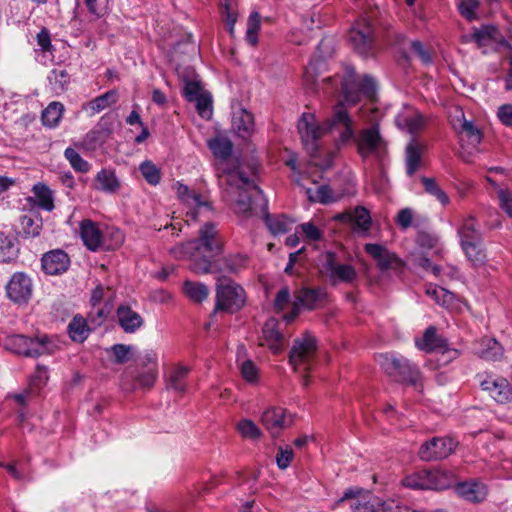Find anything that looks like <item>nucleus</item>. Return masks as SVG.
<instances>
[{
    "instance_id": "4d7b16f0",
    "label": "nucleus",
    "mask_w": 512,
    "mask_h": 512,
    "mask_svg": "<svg viewBox=\"0 0 512 512\" xmlns=\"http://www.w3.org/2000/svg\"><path fill=\"white\" fill-rule=\"evenodd\" d=\"M157 378V368L147 367L136 377L137 383L143 388H150L154 385Z\"/></svg>"
},
{
    "instance_id": "4468645a",
    "label": "nucleus",
    "mask_w": 512,
    "mask_h": 512,
    "mask_svg": "<svg viewBox=\"0 0 512 512\" xmlns=\"http://www.w3.org/2000/svg\"><path fill=\"white\" fill-rule=\"evenodd\" d=\"M334 219L350 225L352 231L359 236L366 235L372 224L370 212L364 206H357L339 213Z\"/></svg>"
},
{
    "instance_id": "c756f323",
    "label": "nucleus",
    "mask_w": 512,
    "mask_h": 512,
    "mask_svg": "<svg viewBox=\"0 0 512 512\" xmlns=\"http://www.w3.org/2000/svg\"><path fill=\"white\" fill-rule=\"evenodd\" d=\"M458 235L460 237L461 246L482 242L481 233L476 228L475 219L472 216L463 221L458 230Z\"/></svg>"
},
{
    "instance_id": "b1692460",
    "label": "nucleus",
    "mask_w": 512,
    "mask_h": 512,
    "mask_svg": "<svg viewBox=\"0 0 512 512\" xmlns=\"http://www.w3.org/2000/svg\"><path fill=\"white\" fill-rule=\"evenodd\" d=\"M455 490L461 498L474 503L483 501L487 495L486 486L478 481L458 483Z\"/></svg>"
},
{
    "instance_id": "0e129e2a",
    "label": "nucleus",
    "mask_w": 512,
    "mask_h": 512,
    "mask_svg": "<svg viewBox=\"0 0 512 512\" xmlns=\"http://www.w3.org/2000/svg\"><path fill=\"white\" fill-rule=\"evenodd\" d=\"M413 52L418 56L422 63L428 65L432 63V57L428 50L425 49L422 42L415 40L411 43Z\"/></svg>"
},
{
    "instance_id": "393cba45",
    "label": "nucleus",
    "mask_w": 512,
    "mask_h": 512,
    "mask_svg": "<svg viewBox=\"0 0 512 512\" xmlns=\"http://www.w3.org/2000/svg\"><path fill=\"white\" fill-rule=\"evenodd\" d=\"M232 128L242 139L249 138L254 132V117L246 109H239L233 113Z\"/></svg>"
},
{
    "instance_id": "13d9d810",
    "label": "nucleus",
    "mask_w": 512,
    "mask_h": 512,
    "mask_svg": "<svg viewBox=\"0 0 512 512\" xmlns=\"http://www.w3.org/2000/svg\"><path fill=\"white\" fill-rule=\"evenodd\" d=\"M299 229L310 242H316L323 238V232L311 222L301 224Z\"/></svg>"
},
{
    "instance_id": "09e8293b",
    "label": "nucleus",
    "mask_w": 512,
    "mask_h": 512,
    "mask_svg": "<svg viewBox=\"0 0 512 512\" xmlns=\"http://www.w3.org/2000/svg\"><path fill=\"white\" fill-rule=\"evenodd\" d=\"M479 6V0H458L457 2V8L460 15L468 21L478 19L477 10Z\"/></svg>"
},
{
    "instance_id": "bf43d9fd",
    "label": "nucleus",
    "mask_w": 512,
    "mask_h": 512,
    "mask_svg": "<svg viewBox=\"0 0 512 512\" xmlns=\"http://www.w3.org/2000/svg\"><path fill=\"white\" fill-rule=\"evenodd\" d=\"M111 349L115 357L116 363L124 364L129 361L131 346L124 344H115L112 346Z\"/></svg>"
},
{
    "instance_id": "774afa93",
    "label": "nucleus",
    "mask_w": 512,
    "mask_h": 512,
    "mask_svg": "<svg viewBox=\"0 0 512 512\" xmlns=\"http://www.w3.org/2000/svg\"><path fill=\"white\" fill-rule=\"evenodd\" d=\"M413 219V211L410 208H404L400 210L397 215V224L403 229H407L411 226Z\"/></svg>"
},
{
    "instance_id": "423d86ee",
    "label": "nucleus",
    "mask_w": 512,
    "mask_h": 512,
    "mask_svg": "<svg viewBox=\"0 0 512 512\" xmlns=\"http://www.w3.org/2000/svg\"><path fill=\"white\" fill-rule=\"evenodd\" d=\"M4 347L15 354L36 358L51 353V342L47 335L28 337L15 334L6 337Z\"/></svg>"
},
{
    "instance_id": "f257e3e1",
    "label": "nucleus",
    "mask_w": 512,
    "mask_h": 512,
    "mask_svg": "<svg viewBox=\"0 0 512 512\" xmlns=\"http://www.w3.org/2000/svg\"><path fill=\"white\" fill-rule=\"evenodd\" d=\"M298 132L307 152L315 159L321 150V138L332 135L338 144L354 141L357 151L363 159L370 156L382 160L387 151V145L381 136L378 125L362 129L355 134L353 121L343 103H338L332 115L322 124L316 122L311 113H304L298 121Z\"/></svg>"
},
{
    "instance_id": "2f4dec72",
    "label": "nucleus",
    "mask_w": 512,
    "mask_h": 512,
    "mask_svg": "<svg viewBox=\"0 0 512 512\" xmlns=\"http://www.w3.org/2000/svg\"><path fill=\"white\" fill-rule=\"evenodd\" d=\"M16 239L0 232V262L8 263L15 259L18 254Z\"/></svg>"
},
{
    "instance_id": "aec40b11",
    "label": "nucleus",
    "mask_w": 512,
    "mask_h": 512,
    "mask_svg": "<svg viewBox=\"0 0 512 512\" xmlns=\"http://www.w3.org/2000/svg\"><path fill=\"white\" fill-rule=\"evenodd\" d=\"M481 387L500 404H506L512 400V387L504 378H488L481 382Z\"/></svg>"
},
{
    "instance_id": "f8f14e48",
    "label": "nucleus",
    "mask_w": 512,
    "mask_h": 512,
    "mask_svg": "<svg viewBox=\"0 0 512 512\" xmlns=\"http://www.w3.org/2000/svg\"><path fill=\"white\" fill-rule=\"evenodd\" d=\"M347 500H352L350 507L353 512H379L381 505L379 497L365 493L363 489L357 487L346 489L336 504L339 505Z\"/></svg>"
},
{
    "instance_id": "1a4fd4ad",
    "label": "nucleus",
    "mask_w": 512,
    "mask_h": 512,
    "mask_svg": "<svg viewBox=\"0 0 512 512\" xmlns=\"http://www.w3.org/2000/svg\"><path fill=\"white\" fill-rule=\"evenodd\" d=\"M316 350V338L306 332L302 337L294 340L289 353V363L295 370L308 371L312 366Z\"/></svg>"
},
{
    "instance_id": "58836bf2",
    "label": "nucleus",
    "mask_w": 512,
    "mask_h": 512,
    "mask_svg": "<svg viewBox=\"0 0 512 512\" xmlns=\"http://www.w3.org/2000/svg\"><path fill=\"white\" fill-rule=\"evenodd\" d=\"M48 81L54 93L64 92L70 83V75L65 69H53L48 75Z\"/></svg>"
},
{
    "instance_id": "e2e57ef3",
    "label": "nucleus",
    "mask_w": 512,
    "mask_h": 512,
    "mask_svg": "<svg viewBox=\"0 0 512 512\" xmlns=\"http://www.w3.org/2000/svg\"><path fill=\"white\" fill-rule=\"evenodd\" d=\"M293 459V451L291 448H279L276 455V463L282 470L286 469Z\"/></svg>"
},
{
    "instance_id": "9d476101",
    "label": "nucleus",
    "mask_w": 512,
    "mask_h": 512,
    "mask_svg": "<svg viewBox=\"0 0 512 512\" xmlns=\"http://www.w3.org/2000/svg\"><path fill=\"white\" fill-rule=\"evenodd\" d=\"M349 39L358 54L368 56L374 47V23L372 16H363L358 19L350 29Z\"/></svg>"
},
{
    "instance_id": "a878e982",
    "label": "nucleus",
    "mask_w": 512,
    "mask_h": 512,
    "mask_svg": "<svg viewBox=\"0 0 512 512\" xmlns=\"http://www.w3.org/2000/svg\"><path fill=\"white\" fill-rule=\"evenodd\" d=\"M118 98L119 95L117 90H109L85 103L82 106V109L87 112L89 116H94L115 104L118 101Z\"/></svg>"
},
{
    "instance_id": "864d4df0",
    "label": "nucleus",
    "mask_w": 512,
    "mask_h": 512,
    "mask_svg": "<svg viewBox=\"0 0 512 512\" xmlns=\"http://www.w3.org/2000/svg\"><path fill=\"white\" fill-rule=\"evenodd\" d=\"M84 3L94 19L103 17L108 11L109 0H84Z\"/></svg>"
},
{
    "instance_id": "3c124183",
    "label": "nucleus",
    "mask_w": 512,
    "mask_h": 512,
    "mask_svg": "<svg viewBox=\"0 0 512 512\" xmlns=\"http://www.w3.org/2000/svg\"><path fill=\"white\" fill-rule=\"evenodd\" d=\"M465 138L473 148L477 147L482 139L480 131L468 121H465L462 125L461 141H464Z\"/></svg>"
},
{
    "instance_id": "37998d69",
    "label": "nucleus",
    "mask_w": 512,
    "mask_h": 512,
    "mask_svg": "<svg viewBox=\"0 0 512 512\" xmlns=\"http://www.w3.org/2000/svg\"><path fill=\"white\" fill-rule=\"evenodd\" d=\"M33 192L38 200V205L46 210L52 211L54 209V201L52 191L44 184H36L33 187Z\"/></svg>"
},
{
    "instance_id": "a19ab883",
    "label": "nucleus",
    "mask_w": 512,
    "mask_h": 512,
    "mask_svg": "<svg viewBox=\"0 0 512 512\" xmlns=\"http://www.w3.org/2000/svg\"><path fill=\"white\" fill-rule=\"evenodd\" d=\"M469 262L475 266H481L486 261V253L483 242L461 246Z\"/></svg>"
},
{
    "instance_id": "7c9ffc66",
    "label": "nucleus",
    "mask_w": 512,
    "mask_h": 512,
    "mask_svg": "<svg viewBox=\"0 0 512 512\" xmlns=\"http://www.w3.org/2000/svg\"><path fill=\"white\" fill-rule=\"evenodd\" d=\"M189 372L190 369L187 366H175L167 379V387L179 394L185 393L187 388L185 380Z\"/></svg>"
},
{
    "instance_id": "ea45409f",
    "label": "nucleus",
    "mask_w": 512,
    "mask_h": 512,
    "mask_svg": "<svg viewBox=\"0 0 512 512\" xmlns=\"http://www.w3.org/2000/svg\"><path fill=\"white\" fill-rule=\"evenodd\" d=\"M324 292L320 288H304L299 292L298 301L307 309H314L322 300Z\"/></svg>"
},
{
    "instance_id": "a211bd4d",
    "label": "nucleus",
    "mask_w": 512,
    "mask_h": 512,
    "mask_svg": "<svg viewBox=\"0 0 512 512\" xmlns=\"http://www.w3.org/2000/svg\"><path fill=\"white\" fill-rule=\"evenodd\" d=\"M261 422L271 435L275 436L292 424V418L286 415L284 408L272 407L263 412Z\"/></svg>"
},
{
    "instance_id": "49530a36",
    "label": "nucleus",
    "mask_w": 512,
    "mask_h": 512,
    "mask_svg": "<svg viewBox=\"0 0 512 512\" xmlns=\"http://www.w3.org/2000/svg\"><path fill=\"white\" fill-rule=\"evenodd\" d=\"M261 28V16L258 12H252L247 21L246 40L252 46L258 43V32Z\"/></svg>"
},
{
    "instance_id": "cd10ccee",
    "label": "nucleus",
    "mask_w": 512,
    "mask_h": 512,
    "mask_svg": "<svg viewBox=\"0 0 512 512\" xmlns=\"http://www.w3.org/2000/svg\"><path fill=\"white\" fill-rule=\"evenodd\" d=\"M417 348L426 352H440L446 347V340L437 334L434 326H429L421 339H416Z\"/></svg>"
},
{
    "instance_id": "6e6d98bb",
    "label": "nucleus",
    "mask_w": 512,
    "mask_h": 512,
    "mask_svg": "<svg viewBox=\"0 0 512 512\" xmlns=\"http://www.w3.org/2000/svg\"><path fill=\"white\" fill-rule=\"evenodd\" d=\"M104 141V132L102 130H91L83 139V145L89 150H95Z\"/></svg>"
},
{
    "instance_id": "c85d7f7f",
    "label": "nucleus",
    "mask_w": 512,
    "mask_h": 512,
    "mask_svg": "<svg viewBox=\"0 0 512 512\" xmlns=\"http://www.w3.org/2000/svg\"><path fill=\"white\" fill-rule=\"evenodd\" d=\"M94 187L104 193L115 194L120 189L121 184L114 170L101 169L95 176Z\"/></svg>"
},
{
    "instance_id": "0eeeda50",
    "label": "nucleus",
    "mask_w": 512,
    "mask_h": 512,
    "mask_svg": "<svg viewBox=\"0 0 512 512\" xmlns=\"http://www.w3.org/2000/svg\"><path fill=\"white\" fill-rule=\"evenodd\" d=\"M245 302V291L239 284L230 279L218 280L214 313L217 311L235 313L244 306Z\"/></svg>"
},
{
    "instance_id": "5701e85b",
    "label": "nucleus",
    "mask_w": 512,
    "mask_h": 512,
    "mask_svg": "<svg viewBox=\"0 0 512 512\" xmlns=\"http://www.w3.org/2000/svg\"><path fill=\"white\" fill-rule=\"evenodd\" d=\"M116 315L119 326L126 333L136 332L144 323L141 315L126 305H120L117 308Z\"/></svg>"
},
{
    "instance_id": "473e14b6",
    "label": "nucleus",
    "mask_w": 512,
    "mask_h": 512,
    "mask_svg": "<svg viewBox=\"0 0 512 512\" xmlns=\"http://www.w3.org/2000/svg\"><path fill=\"white\" fill-rule=\"evenodd\" d=\"M64 106L60 102H51L42 112L41 120L44 126L56 127L63 115Z\"/></svg>"
},
{
    "instance_id": "c9c22d12",
    "label": "nucleus",
    "mask_w": 512,
    "mask_h": 512,
    "mask_svg": "<svg viewBox=\"0 0 512 512\" xmlns=\"http://www.w3.org/2000/svg\"><path fill=\"white\" fill-rule=\"evenodd\" d=\"M183 291L185 295L195 303H201L209 295L208 287L200 282L187 280L184 282Z\"/></svg>"
},
{
    "instance_id": "052dcab7",
    "label": "nucleus",
    "mask_w": 512,
    "mask_h": 512,
    "mask_svg": "<svg viewBox=\"0 0 512 512\" xmlns=\"http://www.w3.org/2000/svg\"><path fill=\"white\" fill-rule=\"evenodd\" d=\"M497 194L501 209L512 218V193L506 189H499Z\"/></svg>"
},
{
    "instance_id": "ddd939ff",
    "label": "nucleus",
    "mask_w": 512,
    "mask_h": 512,
    "mask_svg": "<svg viewBox=\"0 0 512 512\" xmlns=\"http://www.w3.org/2000/svg\"><path fill=\"white\" fill-rule=\"evenodd\" d=\"M177 195L179 199L188 206L187 217L195 221L203 212L211 210V204L197 191L190 189L187 185L177 184Z\"/></svg>"
},
{
    "instance_id": "69168bd1",
    "label": "nucleus",
    "mask_w": 512,
    "mask_h": 512,
    "mask_svg": "<svg viewBox=\"0 0 512 512\" xmlns=\"http://www.w3.org/2000/svg\"><path fill=\"white\" fill-rule=\"evenodd\" d=\"M203 92L197 82H188L184 87V96L189 102H194Z\"/></svg>"
},
{
    "instance_id": "72a5a7b5",
    "label": "nucleus",
    "mask_w": 512,
    "mask_h": 512,
    "mask_svg": "<svg viewBox=\"0 0 512 512\" xmlns=\"http://www.w3.org/2000/svg\"><path fill=\"white\" fill-rule=\"evenodd\" d=\"M42 218L37 214H28L21 217L22 235L26 238L37 237L42 230Z\"/></svg>"
},
{
    "instance_id": "f3484780",
    "label": "nucleus",
    "mask_w": 512,
    "mask_h": 512,
    "mask_svg": "<svg viewBox=\"0 0 512 512\" xmlns=\"http://www.w3.org/2000/svg\"><path fill=\"white\" fill-rule=\"evenodd\" d=\"M283 322L275 318H269L262 328V346H267L273 353L277 354L282 351L284 336H283Z\"/></svg>"
},
{
    "instance_id": "4be33fe9",
    "label": "nucleus",
    "mask_w": 512,
    "mask_h": 512,
    "mask_svg": "<svg viewBox=\"0 0 512 512\" xmlns=\"http://www.w3.org/2000/svg\"><path fill=\"white\" fill-rule=\"evenodd\" d=\"M395 123L399 129L416 134L423 128L424 118L419 112L406 108L396 116Z\"/></svg>"
},
{
    "instance_id": "4c0bfd02",
    "label": "nucleus",
    "mask_w": 512,
    "mask_h": 512,
    "mask_svg": "<svg viewBox=\"0 0 512 512\" xmlns=\"http://www.w3.org/2000/svg\"><path fill=\"white\" fill-rule=\"evenodd\" d=\"M90 329L82 316H75L68 325L70 338L75 342H83L87 339Z\"/></svg>"
},
{
    "instance_id": "bb28decb",
    "label": "nucleus",
    "mask_w": 512,
    "mask_h": 512,
    "mask_svg": "<svg viewBox=\"0 0 512 512\" xmlns=\"http://www.w3.org/2000/svg\"><path fill=\"white\" fill-rule=\"evenodd\" d=\"M80 236L84 245L91 251H96L102 244V233L96 223L83 220L80 225Z\"/></svg>"
},
{
    "instance_id": "20e7f679",
    "label": "nucleus",
    "mask_w": 512,
    "mask_h": 512,
    "mask_svg": "<svg viewBox=\"0 0 512 512\" xmlns=\"http://www.w3.org/2000/svg\"><path fill=\"white\" fill-rule=\"evenodd\" d=\"M377 362L387 375L395 381L417 386L421 374L417 365L397 353H383L377 356Z\"/></svg>"
},
{
    "instance_id": "603ef678",
    "label": "nucleus",
    "mask_w": 512,
    "mask_h": 512,
    "mask_svg": "<svg viewBox=\"0 0 512 512\" xmlns=\"http://www.w3.org/2000/svg\"><path fill=\"white\" fill-rule=\"evenodd\" d=\"M139 170L144 177V179L151 185H157L159 184L161 180V174L160 170L156 167L155 164H153L150 161H144L140 167Z\"/></svg>"
},
{
    "instance_id": "c03bdc74",
    "label": "nucleus",
    "mask_w": 512,
    "mask_h": 512,
    "mask_svg": "<svg viewBox=\"0 0 512 512\" xmlns=\"http://www.w3.org/2000/svg\"><path fill=\"white\" fill-rule=\"evenodd\" d=\"M64 156L70 163L71 167L77 172L86 173L91 168L90 163L84 160L81 155L72 147L65 149Z\"/></svg>"
},
{
    "instance_id": "7ed1b4c3",
    "label": "nucleus",
    "mask_w": 512,
    "mask_h": 512,
    "mask_svg": "<svg viewBox=\"0 0 512 512\" xmlns=\"http://www.w3.org/2000/svg\"><path fill=\"white\" fill-rule=\"evenodd\" d=\"M223 251V240L212 222H206L200 229L197 239L174 249L179 257L191 258L190 269L196 274H209L219 271L214 258Z\"/></svg>"
},
{
    "instance_id": "39448f33",
    "label": "nucleus",
    "mask_w": 512,
    "mask_h": 512,
    "mask_svg": "<svg viewBox=\"0 0 512 512\" xmlns=\"http://www.w3.org/2000/svg\"><path fill=\"white\" fill-rule=\"evenodd\" d=\"M402 483L410 489L444 490L455 483V475L442 469L420 470L407 475Z\"/></svg>"
},
{
    "instance_id": "6e6552de",
    "label": "nucleus",
    "mask_w": 512,
    "mask_h": 512,
    "mask_svg": "<svg viewBox=\"0 0 512 512\" xmlns=\"http://www.w3.org/2000/svg\"><path fill=\"white\" fill-rule=\"evenodd\" d=\"M319 270L333 285L338 282L351 283L357 276V272L353 266L339 263L337 255L331 251L321 255L319 259Z\"/></svg>"
},
{
    "instance_id": "f03ea898",
    "label": "nucleus",
    "mask_w": 512,
    "mask_h": 512,
    "mask_svg": "<svg viewBox=\"0 0 512 512\" xmlns=\"http://www.w3.org/2000/svg\"><path fill=\"white\" fill-rule=\"evenodd\" d=\"M208 147L219 161L216 167L218 185L223 196L235 204V211L250 217L267 210V200L254 179L246 176L240 166L228 167L226 161L232 154V142L223 136L208 141Z\"/></svg>"
},
{
    "instance_id": "338daca9",
    "label": "nucleus",
    "mask_w": 512,
    "mask_h": 512,
    "mask_svg": "<svg viewBox=\"0 0 512 512\" xmlns=\"http://www.w3.org/2000/svg\"><path fill=\"white\" fill-rule=\"evenodd\" d=\"M497 116L505 126H512V104H504L498 108Z\"/></svg>"
},
{
    "instance_id": "5fc2aeb1",
    "label": "nucleus",
    "mask_w": 512,
    "mask_h": 512,
    "mask_svg": "<svg viewBox=\"0 0 512 512\" xmlns=\"http://www.w3.org/2000/svg\"><path fill=\"white\" fill-rule=\"evenodd\" d=\"M194 102H196V108L201 117L209 118L211 116L212 100L209 94L203 93L201 96L195 99Z\"/></svg>"
},
{
    "instance_id": "f704fd0d",
    "label": "nucleus",
    "mask_w": 512,
    "mask_h": 512,
    "mask_svg": "<svg viewBox=\"0 0 512 512\" xmlns=\"http://www.w3.org/2000/svg\"><path fill=\"white\" fill-rule=\"evenodd\" d=\"M264 220L269 231L273 235L287 233L291 229V225L293 223V221L285 215L272 216L268 213L265 214Z\"/></svg>"
},
{
    "instance_id": "680f3d73",
    "label": "nucleus",
    "mask_w": 512,
    "mask_h": 512,
    "mask_svg": "<svg viewBox=\"0 0 512 512\" xmlns=\"http://www.w3.org/2000/svg\"><path fill=\"white\" fill-rule=\"evenodd\" d=\"M241 374L248 382H255L258 378V369L251 360L244 361L240 366Z\"/></svg>"
},
{
    "instance_id": "dca6fc26",
    "label": "nucleus",
    "mask_w": 512,
    "mask_h": 512,
    "mask_svg": "<svg viewBox=\"0 0 512 512\" xmlns=\"http://www.w3.org/2000/svg\"><path fill=\"white\" fill-rule=\"evenodd\" d=\"M364 250L375 260L378 268L381 271H386L389 269L398 270L403 265V262L397 257L395 253L389 251L382 245L368 243L364 246Z\"/></svg>"
},
{
    "instance_id": "2eb2a0df",
    "label": "nucleus",
    "mask_w": 512,
    "mask_h": 512,
    "mask_svg": "<svg viewBox=\"0 0 512 512\" xmlns=\"http://www.w3.org/2000/svg\"><path fill=\"white\" fill-rule=\"evenodd\" d=\"M7 296L15 303H26L32 295V280L22 272L14 273L6 286Z\"/></svg>"
},
{
    "instance_id": "79ce46f5",
    "label": "nucleus",
    "mask_w": 512,
    "mask_h": 512,
    "mask_svg": "<svg viewBox=\"0 0 512 512\" xmlns=\"http://www.w3.org/2000/svg\"><path fill=\"white\" fill-rule=\"evenodd\" d=\"M498 29L493 25H483L480 28H474L471 39L479 47L485 46L489 41L495 40Z\"/></svg>"
},
{
    "instance_id": "9b49d317",
    "label": "nucleus",
    "mask_w": 512,
    "mask_h": 512,
    "mask_svg": "<svg viewBox=\"0 0 512 512\" xmlns=\"http://www.w3.org/2000/svg\"><path fill=\"white\" fill-rule=\"evenodd\" d=\"M457 446V442L450 437H433L424 442L418 451V456L423 461H437L451 455Z\"/></svg>"
},
{
    "instance_id": "412c9836",
    "label": "nucleus",
    "mask_w": 512,
    "mask_h": 512,
    "mask_svg": "<svg viewBox=\"0 0 512 512\" xmlns=\"http://www.w3.org/2000/svg\"><path fill=\"white\" fill-rule=\"evenodd\" d=\"M425 151V145L415 138H412L405 148L406 173L412 177L422 164V155Z\"/></svg>"
},
{
    "instance_id": "6ab92c4d",
    "label": "nucleus",
    "mask_w": 512,
    "mask_h": 512,
    "mask_svg": "<svg viewBox=\"0 0 512 512\" xmlns=\"http://www.w3.org/2000/svg\"><path fill=\"white\" fill-rule=\"evenodd\" d=\"M41 264L46 274L59 275L69 268L70 258L63 250L56 249L45 253L41 259Z\"/></svg>"
},
{
    "instance_id": "e433bc0d",
    "label": "nucleus",
    "mask_w": 512,
    "mask_h": 512,
    "mask_svg": "<svg viewBox=\"0 0 512 512\" xmlns=\"http://www.w3.org/2000/svg\"><path fill=\"white\" fill-rule=\"evenodd\" d=\"M482 348L478 351L481 358L490 361H497L503 356V348L494 338H487L482 341Z\"/></svg>"
},
{
    "instance_id": "de8ad7c7",
    "label": "nucleus",
    "mask_w": 512,
    "mask_h": 512,
    "mask_svg": "<svg viewBox=\"0 0 512 512\" xmlns=\"http://www.w3.org/2000/svg\"><path fill=\"white\" fill-rule=\"evenodd\" d=\"M248 258L243 254H233L223 259L224 271L229 273H239L247 267Z\"/></svg>"
},
{
    "instance_id": "8fccbe9b",
    "label": "nucleus",
    "mask_w": 512,
    "mask_h": 512,
    "mask_svg": "<svg viewBox=\"0 0 512 512\" xmlns=\"http://www.w3.org/2000/svg\"><path fill=\"white\" fill-rule=\"evenodd\" d=\"M425 191L434 196L442 205L449 203V197L436 183L435 179L423 176L421 179Z\"/></svg>"
},
{
    "instance_id": "a18cd8bd",
    "label": "nucleus",
    "mask_w": 512,
    "mask_h": 512,
    "mask_svg": "<svg viewBox=\"0 0 512 512\" xmlns=\"http://www.w3.org/2000/svg\"><path fill=\"white\" fill-rule=\"evenodd\" d=\"M236 429L243 438L249 440H258L262 435L259 427L250 419H242L239 421Z\"/></svg>"
}]
</instances>
